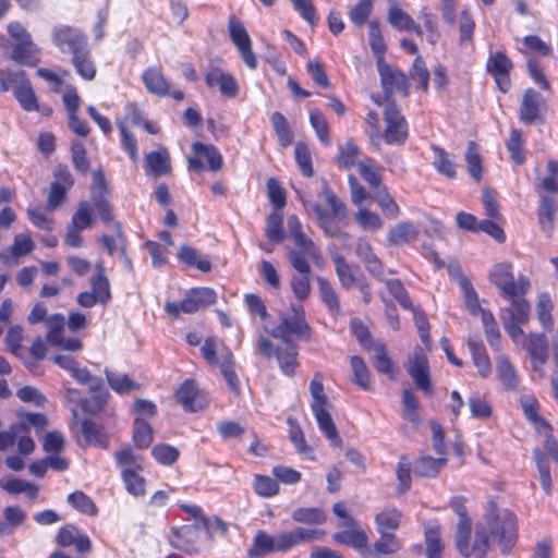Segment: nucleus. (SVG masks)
Listing matches in <instances>:
<instances>
[{
	"label": "nucleus",
	"mask_w": 558,
	"mask_h": 558,
	"mask_svg": "<svg viewBox=\"0 0 558 558\" xmlns=\"http://www.w3.org/2000/svg\"><path fill=\"white\" fill-rule=\"evenodd\" d=\"M355 254L364 264L365 269L376 279L384 280L385 268L383 262L374 253L371 243L359 239L355 243Z\"/></svg>",
	"instance_id": "aec40b11"
},
{
	"label": "nucleus",
	"mask_w": 558,
	"mask_h": 558,
	"mask_svg": "<svg viewBox=\"0 0 558 558\" xmlns=\"http://www.w3.org/2000/svg\"><path fill=\"white\" fill-rule=\"evenodd\" d=\"M468 348L471 352L474 365L482 377H487L492 373V364L486 348L477 336H470Z\"/></svg>",
	"instance_id": "cd10ccee"
},
{
	"label": "nucleus",
	"mask_w": 558,
	"mask_h": 558,
	"mask_svg": "<svg viewBox=\"0 0 558 558\" xmlns=\"http://www.w3.org/2000/svg\"><path fill=\"white\" fill-rule=\"evenodd\" d=\"M316 280L322 302L330 312L338 314L340 312V302L333 287L324 277H317Z\"/></svg>",
	"instance_id": "5fc2aeb1"
},
{
	"label": "nucleus",
	"mask_w": 558,
	"mask_h": 558,
	"mask_svg": "<svg viewBox=\"0 0 558 558\" xmlns=\"http://www.w3.org/2000/svg\"><path fill=\"white\" fill-rule=\"evenodd\" d=\"M178 259L189 266L195 267L203 272L211 270V263L207 256H203L196 248L190 245H182L178 251Z\"/></svg>",
	"instance_id": "72a5a7b5"
},
{
	"label": "nucleus",
	"mask_w": 558,
	"mask_h": 558,
	"mask_svg": "<svg viewBox=\"0 0 558 558\" xmlns=\"http://www.w3.org/2000/svg\"><path fill=\"white\" fill-rule=\"evenodd\" d=\"M272 128L278 136V141L282 147H288L293 142V132L289 122L281 112H274L270 117Z\"/></svg>",
	"instance_id": "864d4df0"
},
{
	"label": "nucleus",
	"mask_w": 558,
	"mask_h": 558,
	"mask_svg": "<svg viewBox=\"0 0 558 558\" xmlns=\"http://www.w3.org/2000/svg\"><path fill=\"white\" fill-rule=\"evenodd\" d=\"M322 533L316 530L296 527L290 532H281L274 536L264 531H258L254 537L248 556L262 558L270 553L287 551L295 545L318 538Z\"/></svg>",
	"instance_id": "f03ea898"
},
{
	"label": "nucleus",
	"mask_w": 558,
	"mask_h": 558,
	"mask_svg": "<svg viewBox=\"0 0 558 558\" xmlns=\"http://www.w3.org/2000/svg\"><path fill=\"white\" fill-rule=\"evenodd\" d=\"M177 401L189 412H197L207 405L194 379H186L175 392Z\"/></svg>",
	"instance_id": "a211bd4d"
},
{
	"label": "nucleus",
	"mask_w": 558,
	"mask_h": 558,
	"mask_svg": "<svg viewBox=\"0 0 558 558\" xmlns=\"http://www.w3.org/2000/svg\"><path fill=\"white\" fill-rule=\"evenodd\" d=\"M291 314H280V324L275 327L270 335L281 340L284 344H295L292 338L310 339L311 327L307 324L304 311L301 305H291Z\"/></svg>",
	"instance_id": "20e7f679"
},
{
	"label": "nucleus",
	"mask_w": 558,
	"mask_h": 558,
	"mask_svg": "<svg viewBox=\"0 0 558 558\" xmlns=\"http://www.w3.org/2000/svg\"><path fill=\"white\" fill-rule=\"evenodd\" d=\"M466 499L462 496H456L450 499V508L459 517V522L456 530V547L461 555H468L470 551V534H471V519L468 515L465 506Z\"/></svg>",
	"instance_id": "f8f14e48"
},
{
	"label": "nucleus",
	"mask_w": 558,
	"mask_h": 558,
	"mask_svg": "<svg viewBox=\"0 0 558 558\" xmlns=\"http://www.w3.org/2000/svg\"><path fill=\"white\" fill-rule=\"evenodd\" d=\"M53 44L64 53L72 57L87 49V38L78 29L71 26H59L52 31Z\"/></svg>",
	"instance_id": "ddd939ff"
},
{
	"label": "nucleus",
	"mask_w": 558,
	"mask_h": 558,
	"mask_svg": "<svg viewBox=\"0 0 558 558\" xmlns=\"http://www.w3.org/2000/svg\"><path fill=\"white\" fill-rule=\"evenodd\" d=\"M489 281L498 289L501 298L523 296L531 288L530 279L523 275L514 278L510 263L495 264L489 271Z\"/></svg>",
	"instance_id": "7ed1b4c3"
},
{
	"label": "nucleus",
	"mask_w": 558,
	"mask_h": 558,
	"mask_svg": "<svg viewBox=\"0 0 558 558\" xmlns=\"http://www.w3.org/2000/svg\"><path fill=\"white\" fill-rule=\"evenodd\" d=\"M464 158L469 174L475 182H480L483 177V161L475 142L468 143Z\"/></svg>",
	"instance_id": "a18cd8bd"
},
{
	"label": "nucleus",
	"mask_w": 558,
	"mask_h": 558,
	"mask_svg": "<svg viewBox=\"0 0 558 558\" xmlns=\"http://www.w3.org/2000/svg\"><path fill=\"white\" fill-rule=\"evenodd\" d=\"M28 434V427L24 423L12 425L7 430H0V451H7L17 445L20 454H32L36 445Z\"/></svg>",
	"instance_id": "1a4fd4ad"
},
{
	"label": "nucleus",
	"mask_w": 558,
	"mask_h": 558,
	"mask_svg": "<svg viewBox=\"0 0 558 558\" xmlns=\"http://www.w3.org/2000/svg\"><path fill=\"white\" fill-rule=\"evenodd\" d=\"M310 122L320 143L330 146L329 125L323 112L318 109L311 110Z\"/></svg>",
	"instance_id": "680f3d73"
},
{
	"label": "nucleus",
	"mask_w": 558,
	"mask_h": 558,
	"mask_svg": "<svg viewBox=\"0 0 558 558\" xmlns=\"http://www.w3.org/2000/svg\"><path fill=\"white\" fill-rule=\"evenodd\" d=\"M228 31L232 43L236 46L244 63L250 69L257 66V59L252 51L251 38L243 24L234 16L230 17Z\"/></svg>",
	"instance_id": "4468645a"
},
{
	"label": "nucleus",
	"mask_w": 558,
	"mask_h": 558,
	"mask_svg": "<svg viewBox=\"0 0 558 558\" xmlns=\"http://www.w3.org/2000/svg\"><path fill=\"white\" fill-rule=\"evenodd\" d=\"M534 369L542 367L548 360V341L544 333H529L524 344Z\"/></svg>",
	"instance_id": "4be33fe9"
},
{
	"label": "nucleus",
	"mask_w": 558,
	"mask_h": 558,
	"mask_svg": "<svg viewBox=\"0 0 558 558\" xmlns=\"http://www.w3.org/2000/svg\"><path fill=\"white\" fill-rule=\"evenodd\" d=\"M375 356H374V367L380 374L388 375L391 379H395L396 366L391 361L387 348L384 343L378 342L373 347Z\"/></svg>",
	"instance_id": "de8ad7c7"
},
{
	"label": "nucleus",
	"mask_w": 558,
	"mask_h": 558,
	"mask_svg": "<svg viewBox=\"0 0 558 558\" xmlns=\"http://www.w3.org/2000/svg\"><path fill=\"white\" fill-rule=\"evenodd\" d=\"M141 80L149 94L158 97L168 96L171 83L165 76L161 68L149 66L145 69L141 75Z\"/></svg>",
	"instance_id": "412c9836"
},
{
	"label": "nucleus",
	"mask_w": 558,
	"mask_h": 558,
	"mask_svg": "<svg viewBox=\"0 0 558 558\" xmlns=\"http://www.w3.org/2000/svg\"><path fill=\"white\" fill-rule=\"evenodd\" d=\"M347 527L348 530L335 533L332 538L340 544L353 547L363 556L368 544L367 534L357 522Z\"/></svg>",
	"instance_id": "5701e85b"
},
{
	"label": "nucleus",
	"mask_w": 558,
	"mask_h": 558,
	"mask_svg": "<svg viewBox=\"0 0 558 558\" xmlns=\"http://www.w3.org/2000/svg\"><path fill=\"white\" fill-rule=\"evenodd\" d=\"M350 364L353 373V383L363 390L371 389L369 371L360 356H351Z\"/></svg>",
	"instance_id": "69168bd1"
},
{
	"label": "nucleus",
	"mask_w": 558,
	"mask_h": 558,
	"mask_svg": "<svg viewBox=\"0 0 558 558\" xmlns=\"http://www.w3.org/2000/svg\"><path fill=\"white\" fill-rule=\"evenodd\" d=\"M523 134L520 130L513 129L510 137L506 142V147L510 153V157L515 165H523L525 162V155L523 153Z\"/></svg>",
	"instance_id": "e2e57ef3"
},
{
	"label": "nucleus",
	"mask_w": 558,
	"mask_h": 558,
	"mask_svg": "<svg viewBox=\"0 0 558 558\" xmlns=\"http://www.w3.org/2000/svg\"><path fill=\"white\" fill-rule=\"evenodd\" d=\"M434 153L433 166L442 175L448 179H456L457 171L456 166L450 158V155L441 147L432 145Z\"/></svg>",
	"instance_id": "c03bdc74"
},
{
	"label": "nucleus",
	"mask_w": 558,
	"mask_h": 558,
	"mask_svg": "<svg viewBox=\"0 0 558 558\" xmlns=\"http://www.w3.org/2000/svg\"><path fill=\"white\" fill-rule=\"evenodd\" d=\"M220 371L230 390L239 396L241 392L240 379L234 371L232 353L228 350L221 353Z\"/></svg>",
	"instance_id": "79ce46f5"
},
{
	"label": "nucleus",
	"mask_w": 558,
	"mask_h": 558,
	"mask_svg": "<svg viewBox=\"0 0 558 558\" xmlns=\"http://www.w3.org/2000/svg\"><path fill=\"white\" fill-rule=\"evenodd\" d=\"M447 459L439 456V458H432L423 456L414 463V474L422 477H434L446 465Z\"/></svg>",
	"instance_id": "4c0bfd02"
},
{
	"label": "nucleus",
	"mask_w": 558,
	"mask_h": 558,
	"mask_svg": "<svg viewBox=\"0 0 558 558\" xmlns=\"http://www.w3.org/2000/svg\"><path fill=\"white\" fill-rule=\"evenodd\" d=\"M92 292L97 296L99 303L106 304L111 299L110 283L105 276V267L102 263L96 264V272L90 278Z\"/></svg>",
	"instance_id": "c9c22d12"
},
{
	"label": "nucleus",
	"mask_w": 558,
	"mask_h": 558,
	"mask_svg": "<svg viewBox=\"0 0 558 558\" xmlns=\"http://www.w3.org/2000/svg\"><path fill=\"white\" fill-rule=\"evenodd\" d=\"M518 538L517 517L508 511H499L494 501L486 506L481 522L475 525V536L465 558H486L489 541L496 542L502 554L507 555Z\"/></svg>",
	"instance_id": "f257e3e1"
},
{
	"label": "nucleus",
	"mask_w": 558,
	"mask_h": 558,
	"mask_svg": "<svg viewBox=\"0 0 558 558\" xmlns=\"http://www.w3.org/2000/svg\"><path fill=\"white\" fill-rule=\"evenodd\" d=\"M311 408L322 433L325 434L326 438L330 441L332 446L341 447L342 439L338 434V430L336 428V425L330 413L326 410L325 407H318V404L311 405Z\"/></svg>",
	"instance_id": "bb28decb"
},
{
	"label": "nucleus",
	"mask_w": 558,
	"mask_h": 558,
	"mask_svg": "<svg viewBox=\"0 0 558 558\" xmlns=\"http://www.w3.org/2000/svg\"><path fill=\"white\" fill-rule=\"evenodd\" d=\"M496 372L499 381L506 390L513 391L518 388L520 383L519 376L506 355L500 354L497 357Z\"/></svg>",
	"instance_id": "2f4dec72"
},
{
	"label": "nucleus",
	"mask_w": 558,
	"mask_h": 558,
	"mask_svg": "<svg viewBox=\"0 0 558 558\" xmlns=\"http://www.w3.org/2000/svg\"><path fill=\"white\" fill-rule=\"evenodd\" d=\"M95 217L92 216L90 205L86 201H81L77 204L76 210L71 218L68 226L66 235L64 239L65 244L71 247L82 246L81 231L89 229L94 223Z\"/></svg>",
	"instance_id": "9d476101"
},
{
	"label": "nucleus",
	"mask_w": 558,
	"mask_h": 558,
	"mask_svg": "<svg viewBox=\"0 0 558 558\" xmlns=\"http://www.w3.org/2000/svg\"><path fill=\"white\" fill-rule=\"evenodd\" d=\"M510 301L508 307L500 310V319H509L519 323H527L530 319L531 305L523 296L504 298Z\"/></svg>",
	"instance_id": "a878e982"
},
{
	"label": "nucleus",
	"mask_w": 558,
	"mask_h": 558,
	"mask_svg": "<svg viewBox=\"0 0 558 558\" xmlns=\"http://www.w3.org/2000/svg\"><path fill=\"white\" fill-rule=\"evenodd\" d=\"M553 308L550 295L548 293H541L536 303V313L539 324L546 329H550L554 325Z\"/></svg>",
	"instance_id": "0e129e2a"
},
{
	"label": "nucleus",
	"mask_w": 558,
	"mask_h": 558,
	"mask_svg": "<svg viewBox=\"0 0 558 558\" xmlns=\"http://www.w3.org/2000/svg\"><path fill=\"white\" fill-rule=\"evenodd\" d=\"M295 162L305 178L314 175L312 154L307 144L298 142L294 146Z\"/></svg>",
	"instance_id": "bf43d9fd"
},
{
	"label": "nucleus",
	"mask_w": 558,
	"mask_h": 558,
	"mask_svg": "<svg viewBox=\"0 0 558 558\" xmlns=\"http://www.w3.org/2000/svg\"><path fill=\"white\" fill-rule=\"evenodd\" d=\"M154 440L153 427L142 417H136L133 423V441L136 448L146 449Z\"/></svg>",
	"instance_id": "49530a36"
},
{
	"label": "nucleus",
	"mask_w": 558,
	"mask_h": 558,
	"mask_svg": "<svg viewBox=\"0 0 558 558\" xmlns=\"http://www.w3.org/2000/svg\"><path fill=\"white\" fill-rule=\"evenodd\" d=\"M533 459L536 463V468L539 474L541 485L546 495H551L553 492V482L549 471V463L547 457L539 449H535L533 451Z\"/></svg>",
	"instance_id": "4d7b16f0"
},
{
	"label": "nucleus",
	"mask_w": 558,
	"mask_h": 558,
	"mask_svg": "<svg viewBox=\"0 0 558 558\" xmlns=\"http://www.w3.org/2000/svg\"><path fill=\"white\" fill-rule=\"evenodd\" d=\"M287 349L284 351L277 350L276 357L279 363V367L281 372L288 376H292L295 373V367L298 366V345L296 344H286Z\"/></svg>",
	"instance_id": "6e6d98bb"
},
{
	"label": "nucleus",
	"mask_w": 558,
	"mask_h": 558,
	"mask_svg": "<svg viewBox=\"0 0 558 558\" xmlns=\"http://www.w3.org/2000/svg\"><path fill=\"white\" fill-rule=\"evenodd\" d=\"M81 432L86 445L108 448L109 439L101 425L92 420H83Z\"/></svg>",
	"instance_id": "473e14b6"
},
{
	"label": "nucleus",
	"mask_w": 558,
	"mask_h": 558,
	"mask_svg": "<svg viewBox=\"0 0 558 558\" xmlns=\"http://www.w3.org/2000/svg\"><path fill=\"white\" fill-rule=\"evenodd\" d=\"M388 22L397 29L413 31L416 35L422 36V28L414 22V20L402 9L392 5L388 12Z\"/></svg>",
	"instance_id": "e433bc0d"
},
{
	"label": "nucleus",
	"mask_w": 558,
	"mask_h": 558,
	"mask_svg": "<svg viewBox=\"0 0 558 558\" xmlns=\"http://www.w3.org/2000/svg\"><path fill=\"white\" fill-rule=\"evenodd\" d=\"M357 171L364 182L368 185L372 191V195L385 187L383 183V174L379 167H377L373 159L366 158L357 162Z\"/></svg>",
	"instance_id": "7c9ffc66"
},
{
	"label": "nucleus",
	"mask_w": 558,
	"mask_h": 558,
	"mask_svg": "<svg viewBox=\"0 0 558 558\" xmlns=\"http://www.w3.org/2000/svg\"><path fill=\"white\" fill-rule=\"evenodd\" d=\"M13 94L24 110H39L37 97L32 88L31 82L26 78L24 71L21 73V80L13 85Z\"/></svg>",
	"instance_id": "c85d7f7f"
},
{
	"label": "nucleus",
	"mask_w": 558,
	"mask_h": 558,
	"mask_svg": "<svg viewBox=\"0 0 558 558\" xmlns=\"http://www.w3.org/2000/svg\"><path fill=\"white\" fill-rule=\"evenodd\" d=\"M354 220L362 230L367 232H377L384 227L381 217L367 208L359 209L354 215Z\"/></svg>",
	"instance_id": "3c124183"
},
{
	"label": "nucleus",
	"mask_w": 558,
	"mask_h": 558,
	"mask_svg": "<svg viewBox=\"0 0 558 558\" xmlns=\"http://www.w3.org/2000/svg\"><path fill=\"white\" fill-rule=\"evenodd\" d=\"M217 293L210 288H193L180 303L167 302L166 313L172 318H178L180 313L193 314L199 308L216 303Z\"/></svg>",
	"instance_id": "0eeeda50"
},
{
	"label": "nucleus",
	"mask_w": 558,
	"mask_h": 558,
	"mask_svg": "<svg viewBox=\"0 0 558 558\" xmlns=\"http://www.w3.org/2000/svg\"><path fill=\"white\" fill-rule=\"evenodd\" d=\"M336 274L343 289L349 290L361 280L342 255L332 256Z\"/></svg>",
	"instance_id": "a19ab883"
},
{
	"label": "nucleus",
	"mask_w": 558,
	"mask_h": 558,
	"mask_svg": "<svg viewBox=\"0 0 558 558\" xmlns=\"http://www.w3.org/2000/svg\"><path fill=\"white\" fill-rule=\"evenodd\" d=\"M146 174L159 178L168 174L171 170L170 155L165 147L148 153L145 156Z\"/></svg>",
	"instance_id": "b1692460"
},
{
	"label": "nucleus",
	"mask_w": 558,
	"mask_h": 558,
	"mask_svg": "<svg viewBox=\"0 0 558 558\" xmlns=\"http://www.w3.org/2000/svg\"><path fill=\"white\" fill-rule=\"evenodd\" d=\"M401 543L395 534H380V538L373 546L366 545L363 558H383L397 553Z\"/></svg>",
	"instance_id": "393cba45"
},
{
	"label": "nucleus",
	"mask_w": 558,
	"mask_h": 558,
	"mask_svg": "<svg viewBox=\"0 0 558 558\" xmlns=\"http://www.w3.org/2000/svg\"><path fill=\"white\" fill-rule=\"evenodd\" d=\"M196 156L203 157L207 160L208 167L211 171H218L223 165L222 156L214 145L196 142L192 146Z\"/></svg>",
	"instance_id": "8fccbe9b"
},
{
	"label": "nucleus",
	"mask_w": 558,
	"mask_h": 558,
	"mask_svg": "<svg viewBox=\"0 0 558 558\" xmlns=\"http://www.w3.org/2000/svg\"><path fill=\"white\" fill-rule=\"evenodd\" d=\"M110 189L102 170L93 172V184L89 189V201L92 216L96 211L97 217L104 223H110L113 220V206L110 202Z\"/></svg>",
	"instance_id": "39448f33"
},
{
	"label": "nucleus",
	"mask_w": 558,
	"mask_h": 558,
	"mask_svg": "<svg viewBox=\"0 0 558 558\" xmlns=\"http://www.w3.org/2000/svg\"><path fill=\"white\" fill-rule=\"evenodd\" d=\"M360 156V148L354 144L353 141H347L344 145L339 147L338 155L335 158V162L340 169H351Z\"/></svg>",
	"instance_id": "603ef678"
},
{
	"label": "nucleus",
	"mask_w": 558,
	"mask_h": 558,
	"mask_svg": "<svg viewBox=\"0 0 558 558\" xmlns=\"http://www.w3.org/2000/svg\"><path fill=\"white\" fill-rule=\"evenodd\" d=\"M68 502L77 511L86 515H96L97 506L85 493L76 490L68 496Z\"/></svg>",
	"instance_id": "338daca9"
},
{
	"label": "nucleus",
	"mask_w": 558,
	"mask_h": 558,
	"mask_svg": "<svg viewBox=\"0 0 558 558\" xmlns=\"http://www.w3.org/2000/svg\"><path fill=\"white\" fill-rule=\"evenodd\" d=\"M512 68V61L502 51H497L487 59L486 71L494 76L499 90L502 93H506L511 85L510 72Z\"/></svg>",
	"instance_id": "dca6fc26"
},
{
	"label": "nucleus",
	"mask_w": 558,
	"mask_h": 558,
	"mask_svg": "<svg viewBox=\"0 0 558 558\" xmlns=\"http://www.w3.org/2000/svg\"><path fill=\"white\" fill-rule=\"evenodd\" d=\"M288 258L295 270L291 276L290 287L295 299L300 302L305 301L311 295L312 284V270L311 263L313 259L307 255L294 251H288Z\"/></svg>",
	"instance_id": "423d86ee"
},
{
	"label": "nucleus",
	"mask_w": 558,
	"mask_h": 558,
	"mask_svg": "<svg viewBox=\"0 0 558 558\" xmlns=\"http://www.w3.org/2000/svg\"><path fill=\"white\" fill-rule=\"evenodd\" d=\"M288 234L296 246L291 251L307 255L315 265L322 264L323 257L319 247L303 232L302 223L295 215L288 218Z\"/></svg>",
	"instance_id": "9b49d317"
},
{
	"label": "nucleus",
	"mask_w": 558,
	"mask_h": 558,
	"mask_svg": "<svg viewBox=\"0 0 558 558\" xmlns=\"http://www.w3.org/2000/svg\"><path fill=\"white\" fill-rule=\"evenodd\" d=\"M0 486L11 495L25 493L31 499H36L38 496V487L35 484L21 478H1Z\"/></svg>",
	"instance_id": "09e8293b"
},
{
	"label": "nucleus",
	"mask_w": 558,
	"mask_h": 558,
	"mask_svg": "<svg viewBox=\"0 0 558 558\" xmlns=\"http://www.w3.org/2000/svg\"><path fill=\"white\" fill-rule=\"evenodd\" d=\"M107 381L110 388L117 393L124 395L141 389V385L132 380L126 374L105 369Z\"/></svg>",
	"instance_id": "ea45409f"
},
{
	"label": "nucleus",
	"mask_w": 558,
	"mask_h": 558,
	"mask_svg": "<svg viewBox=\"0 0 558 558\" xmlns=\"http://www.w3.org/2000/svg\"><path fill=\"white\" fill-rule=\"evenodd\" d=\"M377 104L385 106V130L383 134L385 142L389 145L404 144L409 136L408 122L396 102L388 101L387 104H381L377 101Z\"/></svg>",
	"instance_id": "6e6552de"
},
{
	"label": "nucleus",
	"mask_w": 558,
	"mask_h": 558,
	"mask_svg": "<svg viewBox=\"0 0 558 558\" xmlns=\"http://www.w3.org/2000/svg\"><path fill=\"white\" fill-rule=\"evenodd\" d=\"M378 63H379L378 70H379V75H380V82H381V86L384 88V94H385V102L384 104H387L388 101H392L391 95L393 94V92H400L404 96H408L409 81H408L407 75L403 72H401L400 70L393 69V68L389 66L388 64H381V62H378Z\"/></svg>",
	"instance_id": "2eb2a0df"
},
{
	"label": "nucleus",
	"mask_w": 558,
	"mask_h": 558,
	"mask_svg": "<svg viewBox=\"0 0 558 558\" xmlns=\"http://www.w3.org/2000/svg\"><path fill=\"white\" fill-rule=\"evenodd\" d=\"M520 404L524 416L538 427L549 429L548 423L538 415V402L533 396H521Z\"/></svg>",
	"instance_id": "052dcab7"
},
{
	"label": "nucleus",
	"mask_w": 558,
	"mask_h": 558,
	"mask_svg": "<svg viewBox=\"0 0 558 558\" xmlns=\"http://www.w3.org/2000/svg\"><path fill=\"white\" fill-rule=\"evenodd\" d=\"M372 196L387 219L393 220L400 216V207L388 192L387 186L381 187V190L375 192Z\"/></svg>",
	"instance_id": "37998d69"
},
{
	"label": "nucleus",
	"mask_w": 558,
	"mask_h": 558,
	"mask_svg": "<svg viewBox=\"0 0 558 558\" xmlns=\"http://www.w3.org/2000/svg\"><path fill=\"white\" fill-rule=\"evenodd\" d=\"M72 63L84 80L92 81L96 76V66L88 48L72 57Z\"/></svg>",
	"instance_id": "13d9d810"
},
{
	"label": "nucleus",
	"mask_w": 558,
	"mask_h": 558,
	"mask_svg": "<svg viewBox=\"0 0 558 558\" xmlns=\"http://www.w3.org/2000/svg\"><path fill=\"white\" fill-rule=\"evenodd\" d=\"M425 543L427 558H442L444 545L440 541V526L436 523L425 525Z\"/></svg>",
	"instance_id": "58836bf2"
},
{
	"label": "nucleus",
	"mask_w": 558,
	"mask_h": 558,
	"mask_svg": "<svg viewBox=\"0 0 558 558\" xmlns=\"http://www.w3.org/2000/svg\"><path fill=\"white\" fill-rule=\"evenodd\" d=\"M253 490L259 497L270 498L278 494L279 485L277 480L257 474L253 478Z\"/></svg>",
	"instance_id": "774afa93"
},
{
	"label": "nucleus",
	"mask_w": 558,
	"mask_h": 558,
	"mask_svg": "<svg viewBox=\"0 0 558 558\" xmlns=\"http://www.w3.org/2000/svg\"><path fill=\"white\" fill-rule=\"evenodd\" d=\"M407 371L417 389L425 393L432 392L429 364L426 355L414 353L407 365Z\"/></svg>",
	"instance_id": "f3484780"
},
{
	"label": "nucleus",
	"mask_w": 558,
	"mask_h": 558,
	"mask_svg": "<svg viewBox=\"0 0 558 558\" xmlns=\"http://www.w3.org/2000/svg\"><path fill=\"white\" fill-rule=\"evenodd\" d=\"M544 107L545 102L542 95L529 88L523 94L519 118L523 123L532 124L542 119V110Z\"/></svg>",
	"instance_id": "6ab92c4d"
},
{
	"label": "nucleus",
	"mask_w": 558,
	"mask_h": 558,
	"mask_svg": "<svg viewBox=\"0 0 558 558\" xmlns=\"http://www.w3.org/2000/svg\"><path fill=\"white\" fill-rule=\"evenodd\" d=\"M418 234V229L411 221H400L388 231L387 242L398 246L415 241Z\"/></svg>",
	"instance_id": "c756f323"
},
{
	"label": "nucleus",
	"mask_w": 558,
	"mask_h": 558,
	"mask_svg": "<svg viewBox=\"0 0 558 558\" xmlns=\"http://www.w3.org/2000/svg\"><path fill=\"white\" fill-rule=\"evenodd\" d=\"M402 512L392 506H387L375 517L376 529L379 534H389L387 531H395L400 526Z\"/></svg>",
	"instance_id": "f704fd0d"
}]
</instances>
